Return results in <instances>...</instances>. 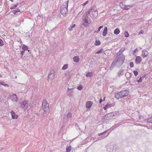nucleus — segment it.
Returning <instances> with one entry per match:
<instances>
[{"label": "nucleus", "mask_w": 152, "mask_h": 152, "mask_svg": "<svg viewBox=\"0 0 152 152\" xmlns=\"http://www.w3.org/2000/svg\"><path fill=\"white\" fill-rule=\"evenodd\" d=\"M91 13L92 14L93 17L96 18L98 15V13L97 10H94L93 8H91L88 12L89 15Z\"/></svg>", "instance_id": "obj_6"}, {"label": "nucleus", "mask_w": 152, "mask_h": 152, "mask_svg": "<svg viewBox=\"0 0 152 152\" xmlns=\"http://www.w3.org/2000/svg\"><path fill=\"white\" fill-rule=\"evenodd\" d=\"M147 121L148 122L152 123V117L151 118H149L147 119Z\"/></svg>", "instance_id": "obj_36"}, {"label": "nucleus", "mask_w": 152, "mask_h": 152, "mask_svg": "<svg viewBox=\"0 0 152 152\" xmlns=\"http://www.w3.org/2000/svg\"><path fill=\"white\" fill-rule=\"evenodd\" d=\"M92 75V72H88L86 75V76L87 77H91Z\"/></svg>", "instance_id": "obj_28"}, {"label": "nucleus", "mask_w": 152, "mask_h": 152, "mask_svg": "<svg viewBox=\"0 0 152 152\" xmlns=\"http://www.w3.org/2000/svg\"><path fill=\"white\" fill-rule=\"evenodd\" d=\"M13 12L16 15V13L20 12V10L18 9H16L15 10L13 11Z\"/></svg>", "instance_id": "obj_25"}, {"label": "nucleus", "mask_w": 152, "mask_h": 152, "mask_svg": "<svg viewBox=\"0 0 152 152\" xmlns=\"http://www.w3.org/2000/svg\"><path fill=\"white\" fill-rule=\"evenodd\" d=\"M42 109L44 111L43 113V115L44 116L45 114L48 115L49 114V104L47 101L44 100L42 101Z\"/></svg>", "instance_id": "obj_3"}, {"label": "nucleus", "mask_w": 152, "mask_h": 152, "mask_svg": "<svg viewBox=\"0 0 152 152\" xmlns=\"http://www.w3.org/2000/svg\"><path fill=\"white\" fill-rule=\"evenodd\" d=\"M105 97H104V99H103V101H104V99H105Z\"/></svg>", "instance_id": "obj_56"}, {"label": "nucleus", "mask_w": 152, "mask_h": 152, "mask_svg": "<svg viewBox=\"0 0 152 152\" xmlns=\"http://www.w3.org/2000/svg\"><path fill=\"white\" fill-rule=\"evenodd\" d=\"M133 72L134 73V74L135 76H137L138 74V73L137 71H134Z\"/></svg>", "instance_id": "obj_42"}, {"label": "nucleus", "mask_w": 152, "mask_h": 152, "mask_svg": "<svg viewBox=\"0 0 152 152\" xmlns=\"http://www.w3.org/2000/svg\"><path fill=\"white\" fill-rule=\"evenodd\" d=\"M148 55V53L146 51H142V56L143 58H145Z\"/></svg>", "instance_id": "obj_16"}, {"label": "nucleus", "mask_w": 152, "mask_h": 152, "mask_svg": "<svg viewBox=\"0 0 152 152\" xmlns=\"http://www.w3.org/2000/svg\"><path fill=\"white\" fill-rule=\"evenodd\" d=\"M25 50L22 51L20 52V55H21V57H22V56H23L24 54Z\"/></svg>", "instance_id": "obj_44"}, {"label": "nucleus", "mask_w": 152, "mask_h": 152, "mask_svg": "<svg viewBox=\"0 0 152 152\" xmlns=\"http://www.w3.org/2000/svg\"><path fill=\"white\" fill-rule=\"evenodd\" d=\"M129 94V91L128 90H124L118 93H116L115 94V97L117 99L124 98L127 96Z\"/></svg>", "instance_id": "obj_2"}, {"label": "nucleus", "mask_w": 152, "mask_h": 152, "mask_svg": "<svg viewBox=\"0 0 152 152\" xmlns=\"http://www.w3.org/2000/svg\"><path fill=\"white\" fill-rule=\"evenodd\" d=\"M107 151H108V148H107Z\"/></svg>", "instance_id": "obj_58"}, {"label": "nucleus", "mask_w": 152, "mask_h": 152, "mask_svg": "<svg viewBox=\"0 0 152 152\" xmlns=\"http://www.w3.org/2000/svg\"><path fill=\"white\" fill-rule=\"evenodd\" d=\"M130 7V5H128L127 6L126 5H124V7H123V9L124 10H128L129 8H128V7Z\"/></svg>", "instance_id": "obj_22"}, {"label": "nucleus", "mask_w": 152, "mask_h": 152, "mask_svg": "<svg viewBox=\"0 0 152 152\" xmlns=\"http://www.w3.org/2000/svg\"><path fill=\"white\" fill-rule=\"evenodd\" d=\"M138 50V49L137 48H136L135 50H134L133 51V53H135L136 52V51H137Z\"/></svg>", "instance_id": "obj_49"}, {"label": "nucleus", "mask_w": 152, "mask_h": 152, "mask_svg": "<svg viewBox=\"0 0 152 152\" xmlns=\"http://www.w3.org/2000/svg\"><path fill=\"white\" fill-rule=\"evenodd\" d=\"M103 51V49L102 48L99 50L97 51V52L96 53V54H99L101 53Z\"/></svg>", "instance_id": "obj_30"}, {"label": "nucleus", "mask_w": 152, "mask_h": 152, "mask_svg": "<svg viewBox=\"0 0 152 152\" xmlns=\"http://www.w3.org/2000/svg\"><path fill=\"white\" fill-rule=\"evenodd\" d=\"M124 70L121 69L120 70L117 74L118 76H120L121 75H124Z\"/></svg>", "instance_id": "obj_14"}, {"label": "nucleus", "mask_w": 152, "mask_h": 152, "mask_svg": "<svg viewBox=\"0 0 152 152\" xmlns=\"http://www.w3.org/2000/svg\"><path fill=\"white\" fill-rule=\"evenodd\" d=\"M28 52H29V51H30V50H28Z\"/></svg>", "instance_id": "obj_57"}, {"label": "nucleus", "mask_w": 152, "mask_h": 152, "mask_svg": "<svg viewBox=\"0 0 152 152\" xmlns=\"http://www.w3.org/2000/svg\"><path fill=\"white\" fill-rule=\"evenodd\" d=\"M67 117L68 118H70L71 116H72V114L71 113H68L67 114Z\"/></svg>", "instance_id": "obj_33"}, {"label": "nucleus", "mask_w": 152, "mask_h": 152, "mask_svg": "<svg viewBox=\"0 0 152 152\" xmlns=\"http://www.w3.org/2000/svg\"><path fill=\"white\" fill-rule=\"evenodd\" d=\"M144 33V31L143 30H141L138 33V34H143Z\"/></svg>", "instance_id": "obj_46"}, {"label": "nucleus", "mask_w": 152, "mask_h": 152, "mask_svg": "<svg viewBox=\"0 0 152 152\" xmlns=\"http://www.w3.org/2000/svg\"><path fill=\"white\" fill-rule=\"evenodd\" d=\"M11 114L12 115V118L13 119H17L18 117V115H16L15 114V113L13 111H12L11 112Z\"/></svg>", "instance_id": "obj_12"}, {"label": "nucleus", "mask_w": 152, "mask_h": 152, "mask_svg": "<svg viewBox=\"0 0 152 152\" xmlns=\"http://www.w3.org/2000/svg\"><path fill=\"white\" fill-rule=\"evenodd\" d=\"M73 59L74 61L76 62H78L80 61V59L79 58V57L77 56H75L73 57Z\"/></svg>", "instance_id": "obj_18"}, {"label": "nucleus", "mask_w": 152, "mask_h": 152, "mask_svg": "<svg viewBox=\"0 0 152 152\" xmlns=\"http://www.w3.org/2000/svg\"><path fill=\"white\" fill-rule=\"evenodd\" d=\"M69 1L66 2V3L65 5L61 6L60 9V12L64 16H65L68 12V2Z\"/></svg>", "instance_id": "obj_4"}, {"label": "nucleus", "mask_w": 152, "mask_h": 152, "mask_svg": "<svg viewBox=\"0 0 152 152\" xmlns=\"http://www.w3.org/2000/svg\"><path fill=\"white\" fill-rule=\"evenodd\" d=\"M66 152H70L71 150V147L70 146L66 147Z\"/></svg>", "instance_id": "obj_24"}, {"label": "nucleus", "mask_w": 152, "mask_h": 152, "mask_svg": "<svg viewBox=\"0 0 152 152\" xmlns=\"http://www.w3.org/2000/svg\"><path fill=\"white\" fill-rule=\"evenodd\" d=\"M125 49V47H124L122 48L119 50V51L118 53H117V54L118 55V54H120L119 53H122L123 52Z\"/></svg>", "instance_id": "obj_21"}, {"label": "nucleus", "mask_w": 152, "mask_h": 152, "mask_svg": "<svg viewBox=\"0 0 152 152\" xmlns=\"http://www.w3.org/2000/svg\"><path fill=\"white\" fill-rule=\"evenodd\" d=\"M120 32V30L118 28H116L114 31V34L116 35H117Z\"/></svg>", "instance_id": "obj_20"}, {"label": "nucleus", "mask_w": 152, "mask_h": 152, "mask_svg": "<svg viewBox=\"0 0 152 152\" xmlns=\"http://www.w3.org/2000/svg\"><path fill=\"white\" fill-rule=\"evenodd\" d=\"M28 101L26 100H25L21 101L20 103V107L24 110H27L30 105L28 103Z\"/></svg>", "instance_id": "obj_5"}, {"label": "nucleus", "mask_w": 152, "mask_h": 152, "mask_svg": "<svg viewBox=\"0 0 152 152\" xmlns=\"http://www.w3.org/2000/svg\"><path fill=\"white\" fill-rule=\"evenodd\" d=\"M73 89V88H68V90H67V91L68 92H69V91L70 90H72V89Z\"/></svg>", "instance_id": "obj_52"}, {"label": "nucleus", "mask_w": 152, "mask_h": 152, "mask_svg": "<svg viewBox=\"0 0 152 152\" xmlns=\"http://www.w3.org/2000/svg\"><path fill=\"white\" fill-rule=\"evenodd\" d=\"M83 88V86L82 85H80L77 87V89L79 90H81Z\"/></svg>", "instance_id": "obj_35"}, {"label": "nucleus", "mask_w": 152, "mask_h": 152, "mask_svg": "<svg viewBox=\"0 0 152 152\" xmlns=\"http://www.w3.org/2000/svg\"><path fill=\"white\" fill-rule=\"evenodd\" d=\"M54 74L51 75L49 74L48 75V77L49 78H51V79H53L55 77Z\"/></svg>", "instance_id": "obj_26"}, {"label": "nucleus", "mask_w": 152, "mask_h": 152, "mask_svg": "<svg viewBox=\"0 0 152 152\" xmlns=\"http://www.w3.org/2000/svg\"><path fill=\"white\" fill-rule=\"evenodd\" d=\"M54 71L53 69H52L50 70V73H49V74H51V75L54 74Z\"/></svg>", "instance_id": "obj_39"}, {"label": "nucleus", "mask_w": 152, "mask_h": 152, "mask_svg": "<svg viewBox=\"0 0 152 152\" xmlns=\"http://www.w3.org/2000/svg\"><path fill=\"white\" fill-rule=\"evenodd\" d=\"M10 98L12 101H17L18 100V98L17 95L16 94H13L10 96Z\"/></svg>", "instance_id": "obj_8"}, {"label": "nucleus", "mask_w": 152, "mask_h": 152, "mask_svg": "<svg viewBox=\"0 0 152 152\" xmlns=\"http://www.w3.org/2000/svg\"><path fill=\"white\" fill-rule=\"evenodd\" d=\"M101 42L99 40H96L94 43V45L96 46H98L100 45Z\"/></svg>", "instance_id": "obj_23"}, {"label": "nucleus", "mask_w": 152, "mask_h": 152, "mask_svg": "<svg viewBox=\"0 0 152 152\" xmlns=\"http://www.w3.org/2000/svg\"><path fill=\"white\" fill-rule=\"evenodd\" d=\"M88 13L85 14L83 15L82 18V20L88 19V20L89 18L88 17Z\"/></svg>", "instance_id": "obj_19"}, {"label": "nucleus", "mask_w": 152, "mask_h": 152, "mask_svg": "<svg viewBox=\"0 0 152 152\" xmlns=\"http://www.w3.org/2000/svg\"><path fill=\"white\" fill-rule=\"evenodd\" d=\"M125 76L127 78L128 80H129L128 79L129 78L130 79L131 77V73H130L129 72H127L126 73Z\"/></svg>", "instance_id": "obj_17"}, {"label": "nucleus", "mask_w": 152, "mask_h": 152, "mask_svg": "<svg viewBox=\"0 0 152 152\" xmlns=\"http://www.w3.org/2000/svg\"><path fill=\"white\" fill-rule=\"evenodd\" d=\"M115 147H113V148L112 149H111V148H110V149H111V150L110 151V152H113V150H115Z\"/></svg>", "instance_id": "obj_48"}, {"label": "nucleus", "mask_w": 152, "mask_h": 152, "mask_svg": "<svg viewBox=\"0 0 152 152\" xmlns=\"http://www.w3.org/2000/svg\"><path fill=\"white\" fill-rule=\"evenodd\" d=\"M72 28H71V27L70 26L69 28V31H72Z\"/></svg>", "instance_id": "obj_53"}, {"label": "nucleus", "mask_w": 152, "mask_h": 152, "mask_svg": "<svg viewBox=\"0 0 152 152\" xmlns=\"http://www.w3.org/2000/svg\"><path fill=\"white\" fill-rule=\"evenodd\" d=\"M102 101V99L101 98L99 100V103H101Z\"/></svg>", "instance_id": "obj_54"}, {"label": "nucleus", "mask_w": 152, "mask_h": 152, "mask_svg": "<svg viewBox=\"0 0 152 152\" xmlns=\"http://www.w3.org/2000/svg\"><path fill=\"white\" fill-rule=\"evenodd\" d=\"M0 84L3 86H5V87H9V85L6 84L4 82H2Z\"/></svg>", "instance_id": "obj_29"}, {"label": "nucleus", "mask_w": 152, "mask_h": 152, "mask_svg": "<svg viewBox=\"0 0 152 152\" xmlns=\"http://www.w3.org/2000/svg\"><path fill=\"white\" fill-rule=\"evenodd\" d=\"M142 61L141 58L140 56H137L136 57L135 61L136 64H140Z\"/></svg>", "instance_id": "obj_9"}, {"label": "nucleus", "mask_w": 152, "mask_h": 152, "mask_svg": "<svg viewBox=\"0 0 152 152\" xmlns=\"http://www.w3.org/2000/svg\"><path fill=\"white\" fill-rule=\"evenodd\" d=\"M129 66H130V67L131 68H132L133 67L134 63L132 62H131L130 63Z\"/></svg>", "instance_id": "obj_40"}, {"label": "nucleus", "mask_w": 152, "mask_h": 152, "mask_svg": "<svg viewBox=\"0 0 152 152\" xmlns=\"http://www.w3.org/2000/svg\"><path fill=\"white\" fill-rule=\"evenodd\" d=\"M120 6L123 9V7H124V5L123 3H121L120 4Z\"/></svg>", "instance_id": "obj_47"}, {"label": "nucleus", "mask_w": 152, "mask_h": 152, "mask_svg": "<svg viewBox=\"0 0 152 152\" xmlns=\"http://www.w3.org/2000/svg\"><path fill=\"white\" fill-rule=\"evenodd\" d=\"M125 59V56L123 53L119 54L115 58L114 61L113 62L110 68H113L116 66L119 67L123 64Z\"/></svg>", "instance_id": "obj_1"}, {"label": "nucleus", "mask_w": 152, "mask_h": 152, "mask_svg": "<svg viewBox=\"0 0 152 152\" xmlns=\"http://www.w3.org/2000/svg\"><path fill=\"white\" fill-rule=\"evenodd\" d=\"M22 49L24 50H27L28 49V47L25 45H23L22 47Z\"/></svg>", "instance_id": "obj_27"}, {"label": "nucleus", "mask_w": 152, "mask_h": 152, "mask_svg": "<svg viewBox=\"0 0 152 152\" xmlns=\"http://www.w3.org/2000/svg\"><path fill=\"white\" fill-rule=\"evenodd\" d=\"M4 45V43L3 40L1 39H0V46H2Z\"/></svg>", "instance_id": "obj_37"}, {"label": "nucleus", "mask_w": 152, "mask_h": 152, "mask_svg": "<svg viewBox=\"0 0 152 152\" xmlns=\"http://www.w3.org/2000/svg\"><path fill=\"white\" fill-rule=\"evenodd\" d=\"M68 68L67 64H65L62 67V69L63 70H65Z\"/></svg>", "instance_id": "obj_31"}, {"label": "nucleus", "mask_w": 152, "mask_h": 152, "mask_svg": "<svg viewBox=\"0 0 152 152\" xmlns=\"http://www.w3.org/2000/svg\"><path fill=\"white\" fill-rule=\"evenodd\" d=\"M68 92V95L69 96H71V95L72 94V93H73L72 89V90H70L69 92Z\"/></svg>", "instance_id": "obj_34"}, {"label": "nucleus", "mask_w": 152, "mask_h": 152, "mask_svg": "<svg viewBox=\"0 0 152 152\" xmlns=\"http://www.w3.org/2000/svg\"><path fill=\"white\" fill-rule=\"evenodd\" d=\"M2 75L0 74V77H1Z\"/></svg>", "instance_id": "obj_55"}, {"label": "nucleus", "mask_w": 152, "mask_h": 152, "mask_svg": "<svg viewBox=\"0 0 152 152\" xmlns=\"http://www.w3.org/2000/svg\"><path fill=\"white\" fill-rule=\"evenodd\" d=\"M144 78V77L143 76L142 77H140L139 80H137V81L138 83L141 82L142 81V80Z\"/></svg>", "instance_id": "obj_32"}, {"label": "nucleus", "mask_w": 152, "mask_h": 152, "mask_svg": "<svg viewBox=\"0 0 152 152\" xmlns=\"http://www.w3.org/2000/svg\"><path fill=\"white\" fill-rule=\"evenodd\" d=\"M88 1H86V2H85V3H84L83 4V6H84L85 5H86L88 3Z\"/></svg>", "instance_id": "obj_50"}, {"label": "nucleus", "mask_w": 152, "mask_h": 152, "mask_svg": "<svg viewBox=\"0 0 152 152\" xmlns=\"http://www.w3.org/2000/svg\"><path fill=\"white\" fill-rule=\"evenodd\" d=\"M75 24H73L72 26H71V28H73L75 27Z\"/></svg>", "instance_id": "obj_51"}, {"label": "nucleus", "mask_w": 152, "mask_h": 152, "mask_svg": "<svg viewBox=\"0 0 152 152\" xmlns=\"http://www.w3.org/2000/svg\"><path fill=\"white\" fill-rule=\"evenodd\" d=\"M103 27V26H100L99 28H98V31L97 32H98V31H99Z\"/></svg>", "instance_id": "obj_45"}, {"label": "nucleus", "mask_w": 152, "mask_h": 152, "mask_svg": "<svg viewBox=\"0 0 152 152\" xmlns=\"http://www.w3.org/2000/svg\"><path fill=\"white\" fill-rule=\"evenodd\" d=\"M114 104H111L110 103H107L106 105H105L104 107V110H105L106 109H107L108 108L111 107H112L114 106Z\"/></svg>", "instance_id": "obj_11"}, {"label": "nucleus", "mask_w": 152, "mask_h": 152, "mask_svg": "<svg viewBox=\"0 0 152 152\" xmlns=\"http://www.w3.org/2000/svg\"><path fill=\"white\" fill-rule=\"evenodd\" d=\"M107 28L106 26L104 27L103 31L102 33V35L103 36H105L107 34Z\"/></svg>", "instance_id": "obj_13"}, {"label": "nucleus", "mask_w": 152, "mask_h": 152, "mask_svg": "<svg viewBox=\"0 0 152 152\" xmlns=\"http://www.w3.org/2000/svg\"><path fill=\"white\" fill-rule=\"evenodd\" d=\"M107 131H105L103 132H102L100 134H99L98 135L99 136L103 135L105 134L107 132Z\"/></svg>", "instance_id": "obj_43"}, {"label": "nucleus", "mask_w": 152, "mask_h": 152, "mask_svg": "<svg viewBox=\"0 0 152 152\" xmlns=\"http://www.w3.org/2000/svg\"><path fill=\"white\" fill-rule=\"evenodd\" d=\"M88 20V19L83 20L84 21L83 24L85 27L88 26V25L89 24Z\"/></svg>", "instance_id": "obj_15"}, {"label": "nucleus", "mask_w": 152, "mask_h": 152, "mask_svg": "<svg viewBox=\"0 0 152 152\" xmlns=\"http://www.w3.org/2000/svg\"><path fill=\"white\" fill-rule=\"evenodd\" d=\"M93 104V103L91 101H88L87 102L86 104V107L87 109H90L92 105Z\"/></svg>", "instance_id": "obj_10"}, {"label": "nucleus", "mask_w": 152, "mask_h": 152, "mask_svg": "<svg viewBox=\"0 0 152 152\" xmlns=\"http://www.w3.org/2000/svg\"><path fill=\"white\" fill-rule=\"evenodd\" d=\"M115 113L114 112L109 113L104 116V118L107 120H110L113 118L115 116Z\"/></svg>", "instance_id": "obj_7"}, {"label": "nucleus", "mask_w": 152, "mask_h": 152, "mask_svg": "<svg viewBox=\"0 0 152 152\" xmlns=\"http://www.w3.org/2000/svg\"><path fill=\"white\" fill-rule=\"evenodd\" d=\"M129 36V33H128V32L127 31H126L125 32V37H127Z\"/></svg>", "instance_id": "obj_41"}, {"label": "nucleus", "mask_w": 152, "mask_h": 152, "mask_svg": "<svg viewBox=\"0 0 152 152\" xmlns=\"http://www.w3.org/2000/svg\"><path fill=\"white\" fill-rule=\"evenodd\" d=\"M18 4L15 5L11 7L10 9H15L17 7Z\"/></svg>", "instance_id": "obj_38"}]
</instances>
